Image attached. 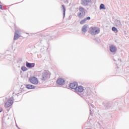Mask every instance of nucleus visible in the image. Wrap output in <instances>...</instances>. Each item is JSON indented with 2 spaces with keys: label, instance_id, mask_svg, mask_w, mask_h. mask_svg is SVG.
I'll use <instances>...</instances> for the list:
<instances>
[{
  "label": "nucleus",
  "instance_id": "nucleus-10",
  "mask_svg": "<svg viewBox=\"0 0 129 129\" xmlns=\"http://www.w3.org/2000/svg\"><path fill=\"white\" fill-rule=\"evenodd\" d=\"M91 2V0H82L81 4L83 5V6H84L85 5H88V3H90Z\"/></svg>",
  "mask_w": 129,
  "mask_h": 129
},
{
  "label": "nucleus",
  "instance_id": "nucleus-8",
  "mask_svg": "<svg viewBox=\"0 0 129 129\" xmlns=\"http://www.w3.org/2000/svg\"><path fill=\"white\" fill-rule=\"evenodd\" d=\"M19 30H16L15 33V35H14V40H18V39H19V38H20V36L18 34H19Z\"/></svg>",
  "mask_w": 129,
  "mask_h": 129
},
{
  "label": "nucleus",
  "instance_id": "nucleus-5",
  "mask_svg": "<svg viewBox=\"0 0 129 129\" xmlns=\"http://www.w3.org/2000/svg\"><path fill=\"white\" fill-rule=\"evenodd\" d=\"M56 83L58 85H64L65 84V80L62 78H60L57 80Z\"/></svg>",
  "mask_w": 129,
  "mask_h": 129
},
{
  "label": "nucleus",
  "instance_id": "nucleus-13",
  "mask_svg": "<svg viewBox=\"0 0 129 129\" xmlns=\"http://www.w3.org/2000/svg\"><path fill=\"white\" fill-rule=\"evenodd\" d=\"M48 76H49V75L48 74V73L47 72H45L43 74V76H42V80H45V79H46V78H47V77H48Z\"/></svg>",
  "mask_w": 129,
  "mask_h": 129
},
{
  "label": "nucleus",
  "instance_id": "nucleus-11",
  "mask_svg": "<svg viewBox=\"0 0 129 129\" xmlns=\"http://www.w3.org/2000/svg\"><path fill=\"white\" fill-rule=\"evenodd\" d=\"M110 51H111V52H112V53H114V52L116 51V48L115 47V46L111 45L110 46Z\"/></svg>",
  "mask_w": 129,
  "mask_h": 129
},
{
  "label": "nucleus",
  "instance_id": "nucleus-3",
  "mask_svg": "<svg viewBox=\"0 0 129 129\" xmlns=\"http://www.w3.org/2000/svg\"><path fill=\"white\" fill-rule=\"evenodd\" d=\"M79 10L80 12L78 13V17L80 19H82L85 16V9L83 7H80Z\"/></svg>",
  "mask_w": 129,
  "mask_h": 129
},
{
  "label": "nucleus",
  "instance_id": "nucleus-12",
  "mask_svg": "<svg viewBox=\"0 0 129 129\" xmlns=\"http://www.w3.org/2000/svg\"><path fill=\"white\" fill-rule=\"evenodd\" d=\"M26 88H27V89H35V86L34 85H27L26 86Z\"/></svg>",
  "mask_w": 129,
  "mask_h": 129
},
{
  "label": "nucleus",
  "instance_id": "nucleus-2",
  "mask_svg": "<svg viewBox=\"0 0 129 129\" xmlns=\"http://www.w3.org/2000/svg\"><path fill=\"white\" fill-rule=\"evenodd\" d=\"M13 103H14V98L11 97L5 103L4 106L6 108H8V107L12 106V105H13Z\"/></svg>",
  "mask_w": 129,
  "mask_h": 129
},
{
  "label": "nucleus",
  "instance_id": "nucleus-16",
  "mask_svg": "<svg viewBox=\"0 0 129 129\" xmlns=\"http://www.w3.org/2000/svg\"><path fill=\"white\" fill-rule=\"evenodd\" d=\"M86 22V20H85V18H84L83 20L80 21V24H81V25H83V24H85Z\"/></svg>",
  "mask_w": 129,
  "mask_h": 129
},
{
  "label": "nucleus",
  "instance_id": "nucleus-4",
  "mask_svg": "<svg viewBox=\"0 0 129 129\" xmlns=\"http://www.w3.org/2000/svg\"><path fill=\"white\" fill-rule=\"evenodd\" d=\"M29 81L32 84H34L35 85L39 84V80L35 76L30 77L29 78Z\"/></svg>",
  "mask_w": 129,
  "mask_h": 129
},
{
  "label": "nucleus",
  "instance_id": "nucleus-19",
  "mask_svg": "<svg viewBox=\"0 0 129 129\" xmlns=\"http://www.w3.org/2000/svg\"><path fill=\"white\" fill-rule=\"evenodd\" d=\"M62 8L64 14H65V11H66V10L65 9V6L62 5Z\"/></svg>",
  "mask_w": 129,
  "mask_h": 129
},
{
  "label": "nucleus",
  "instance_id": "nucleus-15",
  "mask_svg": "<svg viewBox=\"0 0 129 129\" xmlns=\"http://www.w3.org/2000/svg\"><path fill=\"white\" fill-rule=\"evenodd\" d=\"M100 10H105V7L104 6V5H103V4L100 5Z\"/></svg>",
  "mask_w": 129,
  "mask_h": 129
},
{
  "label": "nucleus",
  "instance_id": "nucleus-18",
  "mask_svg": "<svg viewBox=\"0 0 129 129\" xmlns=\"http://www.w3.org/2000/svg\"><path fill=\"white\" fill-rule=\"evenodd\" d=\"M21 69L23 71H27V70H28V69H27L26 67H22Z\"/></svg>",
  "mask_w": 129,
  "mask_h": 129
},
{
  "label": "nucleus",
  "instance_id": "nucleus-22",
  "mask_svg": "<svg viewBox=\"0 0 129 129\" xmlns=\"http://www.w3.org/2000/svg\"><path fill=\"white\" fill-rule=\"evenodd\" d=\"M1 4H2V3H1V2H0V5H1Z\"/></svg>",
  "mask_w": 129,
  "mask_h": 129
},
{
  "label": "nucleus",
  "instance_id": "nucleus-17",
  "mask_svg": "<svg viewBox=\"0 0 129 129\" xmlns=\"http://www.w3.org/2000/svg\"><path fill=\"white\" fill-rule=\"evenodd\" d=\"M112 31H113L115 33H117V32H118V30H117V29H116V28L114 27L112 28Z\"/></svg>",
  "mask_w": 129,
  "mask_h": 129
},
{
  "label": "nucleus",
  "instance_id": "nucleus-6",
  "mask_svg": "<svg viewBox=\"0 0 129 129\" xmlns=\"http://www.w3.org/2000/svg\"><path fill=\"white\" fill-rule=\"evenodd\" d=\"M75 90V92H76L77 93H80V92H83V90H84V89L83 88V87H82V86H80L77 87Z\"/></svg>",
  "mask_w": 129,
  "mask_h": 129
},
{
  "label": "nucleus",
  "instance_id": "nucleus-1",
  "mask_svg": "<svg viewBox=\"0 0 129 129\" xmlns=\"http://www.w3.org/2000/svg\"><path fill=\"white\" fill-rule=\"evenodd\" d=\"M90 32L92 35H97L100 33V29L97 27H91L90 28Z\"/></svg>",
  "mask_w": 129,
  "mask_h": 129
},
{
  "label": "nucleus",
  "instance_id": "nucleus-20",
  "mask_svg": "<svg viewBox=\"0 0 129 129\" xmlns=\"http://www.w3.org/2000/svg\"><path fill=\"white\" fill-rule=\"evenodd\" d=\"M91 18H90V17H87V18H85V20H86V21H88V20H90Z\"/></svg>",
  "mask_w": 129,
  "mask_h": 129
},
{
  "label": "nucleus",
  "instance_id": "nucleus-9",
  "mask_svg": "<svg viewBox=\"0 0 129 129\" xmlns=\"http://www.w3.org/2000/svg\"><path fill=\"white\" fill-rule=\"evenodd\" d=\"M26 67L28 68H33L35 67V64L34 63L26 62Z\"/></svg>",
  "mask_w": 129,
  "mask_h": 129
},
{
  "label": "nucleus",
  "instance_id": "nucleus-14",
  "mask_svg": "<svg viewBox=\"0 0 129 129\" xmlns=\"http://www.w3.org/2000/svg\"><path fill=\"white\" fill-rule=\"evenodd\" d=\"M86 30H87V25H85L82 28V31L86 32Z\"/></svg>",
  "mask_w": 129,
  "mask_h": 129
},
{
  "label": "nucleus",
  "instance_id": "nucleus-21",
  "mask_svg": "<svg viewBox=\"0 0 129 129\" xmlns=\"http://www.w3.org/2000/svg\"><path fill=\"white\" fill-rule=\"evenodd\" d=\"M0 10H3V5L0 4Z\"/></svg>",
  "mask_w": 129,
  "mask_h": 129
},
{
  "label": "nucleus",
  "instance_id": "nucleus-7",
  "mask_svg": "<svg viewBox=\"0 0 129 129\" xmlns=\"http://www.w3.org/2000/svg\"><path fill=\"white\" fill-rule=\"evenodd\" d=\"M77 86H78V84L77 82H73L70 84V87L72 89H75L76 90L77 88Z\"/></svg>",
  "mask_w": 129,
  "mask_h": 129
}]
</instances>
